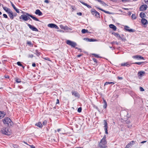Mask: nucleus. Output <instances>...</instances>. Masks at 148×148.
<instances>
[{"label":"nucleus","instance_id":"79ce46f5","mask_svg":"<svg viewBox=\"0 0 148 148\" xmlns=\"http://www.w3.org/2000/svg\"><path fill=\"white\" fill-rule=\"evenodd\" d=\"M17 64L19 66H22L23 65L21 64V62H17Z\"/></svg>","mask_w":148,"mask_h":148},{"label":"nucleus","instance_id":"bf43d9fd","mask_svg":"<svg viewBox=\"0 0 148 148\" xmlns=\"http://www.w3.org/2000/svg\"><path fill=\"white\" fill-rule=\"evenodd\" d=\"M130 145H129V144L128 143L127 145L126 146V148H129Z\"/></svg>","mask_w":148,"mask_h":148},{"label":"nucleus","instance_id":"864d4df0","mask_svg":"<svg viewBox=\"0 0 148 148\" xmlns=\"http://www.w3.org/2000/svg\"><path fill=\"white\" fill-rule=\"evenodd\" d=\"M141 59L144 60V57L139 55V60H141Z\"/></svg>","mask_w":148,"mask_h":148},{"label":"nucleus","instance_id":"a18cd8bd","mask_svg":"<svg viewBox=\"0 0 148 148\" xmlns=\"http://www.w3.org/2000/svg\"><path fill=\"white\" fill-rule=\"evenodd\" d=\"M82 108L81 107L79 108L78 109V110H77L78 112H81V111H82Z\"/></svg>","mask_w":148,"mask_h":148},{"label":"nucleus","instance_id":"58836bf2","mask_svg":"<svg viewBox=\"0 0 148 148\" xmlns=\"http://www.w3.org/2000/svg\"><path fill=\"white\" fill-rule=\"evenodd\" d=\"M135 143V142L134 141H132L130 142L128 144L129 145L131 146L132 145H134Z\"/></svg>","mask_w":148,"mask_h":148},{"label":"nucleus","instance_id":"393cba45","mask_svg":"<svg viewBox=\"0 0 148 148\" xmlns=\"http://www.w3.org/2000/svg\"><path fill=\"white\" fill-rule=\"evenodd\" d=\"M3 8L4 10L7 12L8 13V12H10L11 10L10 9L6 7H4Z\"/></svg>","mask_w":148,"mask_h":148},{"label":"nucleus","instance_id":"6e6552de","mask_svg":"<svg viewBox=\"0 0 148 148\" xmlns=\"http://www.w3.org/2000/svg\"><path fill=\"white\" fill-rule=\"evenodd\" d=\"M103 122L104 125V127L105 133L106 134H108V124L107 123L106 120H104Z\"/></svg>","mask_w":148,"mask_h":148},{"label":"nucleus","instance_id":"9b49d317","mask_svg":"<svg viewBox=\"0 0 148 148\" xmlns=\"http://www.w3.org/2000/svg\"><path fill=\"white\" fill-rule=\"evenodd\" d=\"M147 7V6L146 5H143L140 6V11H143L146 10Z\"/></svg>","mask_w":148,"mask_h":148},{"label":"nucleus","instance_id":"ddd939ff","mask_svg":"<svg viewBox=\"0 0 148 148\" xmlns=\"http://www.w3.org/2000/svg\"><path fill=\"white\" fill-rule=\"evenodd\" d=\"M84 40H86L87 41L90 42H94L97 41L96 39L93 38H84Z\"/></svg>","mask_w":148,"mask_h":148},{"label":"nucleus","instance_id":"69168bd1","mask_svg":"<svg viewBox=\"0 0 148 148\" xmlns=\"http://www.w3.org/2000/svg\"><path fill=\"white\" fill-rule=\"evenodd\" d=\"M144 1L146 4H148V0H144Z\"/></svg>","mask_w":148,"mask_h":148},{"label":"nucleus","instance_id":"2eb2a0df","mask_svg":"<svg viewBox=\"0 0 148 148\" xmlns=\"http://www.w3.org/2000/svg\"><path fill=\"white\" fill-rule=\"evenodd\" d=\"M147 63V62H136L134 63H133V64H137L138 65H145Z\"/></svg>","mask_w":148,"mask_h":148},{"label":"nucleus","instance_id":"aec40b11","mask_svg":"<svg viewBox=\"0 0 148 148\" xmlns=\"http://www.w3.org/2000/svg\"><path fill=\"white\" fill-rule=\"evenodd\" d=\"M35 125L40 128H42V125L41 122L40 121L38 122V123H36L35 124Z\"/></svg>","mask_w":148,"mask_h":148},{"label":"nucleus","instance_id":"e2e57ef3","mask_svg":"<svg viewBox=\"0 0 148 148\" xmlns=\"http://www.w3.org/2000/svg\"><path fill=\"white\" fill-rule=\"evenodd\" d=\"M77 14L81 16L82 14V13L81 12H79L77 13Z\"/></svg>","mask_w":148,"mask_h":148},{"label":"nucleus","instance_id":"4be33fe9","mask_svg":"<svg viewBox=\"0 0 148 148\" xmlns=\"http://www.w3.org/2000/svg\"><path fill=\"white\" fill-rule=\"evenodd\" d=\"M80 2L81 3H82L83 5L86 6L88 8H91V7L89 5H88L87 3L84 2H83L82 1H80Z\"/></svg>","mask_w":148,"mask_h":148},{"label":"nucleus","instance_id":"39448f33","mask_svg":"<svg viewBox=\"0 0 148 148\" xmlns=\"http://www.w3.org/2000/svg\"><path fill=\"white\" fill-rule=\"evenodd\" d=\"M91 13L93 15H94L97 18H98L100 16L99 13L94 9H92L91 10Z\"/></svg>","mask_w":148,"mask_h":148},{"label":"nucleus","instance_id":"6ab92c4d","mask_svg":"<svg viewBox=\"0 0 148 148\" xmlns=\"http://www.w3.org/2000/svg\"><path fill=\"white\" fill-rule=\"evenodd\" d=\"M109 26V27L110 28H112V29H113L114 31H116V26H115V25H113L112 24H111Z\"/></svg>","mask_w":148,"mask_h":148},{"label":"nucleus","instance_id":"c03bdc74","mask_svg":"<svg viewBox=\"0 0 148 148\" xmlns=\"http://www.w3.org/2000/svg\"><path fill=\"white\" fill-rule=\"evenodd\" d=\"M65 26H63L62 25H60V28L61 29H64V30L65 29Z\"/></svg>","mask_w":148,"mask_h":148},{"label":"nucleus","instance_id":"c9c22d12","mask_svg":"<svg viewBox=\"0 0 148 148\" xmlns=\"http://www.w3.org/2000/svg\"><path fill=\"white\" fill-rule=\"evenodd\" d=\"M132 58L134 59L139 60V55H137L135 56H132Z\"/></svg>","mask_w":148,"mask_h":148},{"label":"nucleus","instance_id":"3c124183","mask_svg":"<svg viewBox=\"0 0 148 148\" xmlns=\"http://www.w3.org/2000/svg\"><path fill=\"white\" fill-rule=\"evenodd\" d=\"M125 123L127 124H129L130 123V121L129 120H127L125 121Z\"/></svg>","mask_w":148,"mask_h":148},{"label":"nucleus","instance_id":"c756f323","mask_svg":"<svg viewBox=\"0 0 148 148\" xmlns=\"http://www.w3.org/2000/svg\"><path fill=\"white\" fill-rule=\"evenodd\" d=\"M109 84H112V85H114V83L112 82H106L104 84V86Z\"/></svg>","mask_w":148,"mask_h":148},{"label":"nucleus","instance_id":"f704fd0d","mask_svg":"<svg viewBox=\"0 0 148 148\" xmlns=\"http://www.w3.org/2000/svg\"><path fill=\"white\" fill-rule=\"evenodd\" d=\"M64 30L69 31V30H71L72 29L68 26H65Z\"/></svg>","mask_w":148,"mask_h":148},{"label":"nucleus","instance_id":"473e14b6","mask_svg":"<svg viewBox=\"0 0 148 148\" xmlns=\"http://www.w3.org/2000/svg\"><path fill=\"white\" fill-rule=\"evenodd\" d=\"M88 30L85 29H83L82 30V32L83 34H85L86 33L88 32Z\"/></svg>","mask_w":148,"mask_h":148},{"label":"nucleus","instance_id":"1a4fd4ad","mask_svg":"<svg viewBox=\"0 0 148 148\" xmlns=\"http://www.w3.org/2000/svg\"><path fill=\"white\" fill-rule=\"evenodd\" d=\"M48 26L51 28H53L56 29L59 28L58 27L56 24L53 23H50L48 25Z\"/></svg>","mask_w":148,"mask_h":148},{"label":"nucleus","instance_id":"7ed1b4c3","mask_svg":"<svg viewBox=\"0 0 148 148\" xmlns=\"http://www.w3.org/2000/svg\"><path fill=\"white\" fill-rule=\"evenodd\" d=\"M3 122L5 124H7L8 126H10L13 125L11 119L8 117L5 118L3 120Z\"/></svg>","mask_w":148,"mask_h":148},{"label":"nucleus","instance_id":"37998d69","mask_svg":"<svg viewBox=\"0 0 148 148\" xmlns=\"http://www.w3.org/2000/svg\"><path fill=\"white\" fill-rule=\"evenodd\" d=\"M47 123V121L46 120H45L42 123V125H46Z\"/></svg>","mask_w":148,"mask_h":148},{"label":"nucleus","instance_id":"f3484780","mask_svg":"<svg viewBox=\"0 0 148 148\" xmlns=\"http://www.w3.org/2000/svg\"><path fill=\"white\" fill-rule=\"evenodd\" d=\"M35 14L40 16H41L42 14V13L39 9H37L36 10L35 12Z\"/></svg>","mask_w":148,"mask_h":148},{"label":"nucleus","instance_id":"13d9d810","mask_svg":"<svg viewBox=\"0 0 148 148\" xmlns=\"http://www.w3.org/2000/svg\"><path fill=\"white\" fill-rule=\"evenodd\" d=\"M117 78L118 79H123L122 77H120L119 76Z\"/></svg>","mask_w":148,"mask_h":148},{"label":"nucleus","instance_id":"5701e85b","mask_svg":"<svg viewBox=\"0 0 148 148\" xmlns=\"http://www.w3.org/2000/svg\"><path fill=\"white\" fill-rule=\"evenodd\" d=\"M121 65L122 66H126L128 67L130 66V65L128 62L122 63L121 64Z\"/></svg>","mask_w":148,"mask_h":148},{"label":"nucleus","instance_id":"e433bc0d","mask_svg":"<svg viewBox=\"0 0 148 148\" xmlns=\"http://www.w3.org/2000/svg\"><path fill=\"white\" fill-rule=\"evenodd\" d=\"M132 18L133 19H135L136 18V17L135 14H133L132 15Z\"/></svg>","mask_w":148,"mask_h":148},{"label":"nucleus","instance_id":"de8ad7c7","mask_svg":"<svg viewBox=\"0 0 148 148\" xmlns=\"http://www.w3.org/2000/svg\"><path fill=\"white\" fill-rule=\"evenodd\" d=\"M27 45H29V46H31V45H32V43L30 41H27Z\"/></svg>","mask_w":148,"mask_h":148},{"label":"nucleus","instance_id":"a211bd4d","mask_svg":"<svg viewBox=\"0 0 148 148\" xmlns=\"http://www.w3.org/2000/svg\"><path fill=\"white\" fill-rule=\"evenodd\" d=\"M141 21L142 23L144 25H145L147 24V21L145 19L142 18L141 20Z\"/></svg>","mask_w":148,"mask_h":148},{"label":"nucleus","instance_id":"7c9ffc66","mask_svg":"<svg viewBox=\"0 0 148 148\" xmlns=\"http://www.w3.org/2000/svg\"><path fill=\"white\" fill-rule=\"evenodd\" d=\"M121 40L123 41L124 42H125L126 41V39L125 37L123 35H122V37L121 39Z\"/></svg>","mask_w":148,"mask_h":148},{"label":"nucleus","instance_id":"09e8293b","mask_svg":"<svg viewBox=\"0 0 148 148\" xmlns=\"http://www.w3.org/2000/svg\"><path fill=\"white\" fill-rule=\"evenodd\" d=\"M34 56L32 54H29L28 55V57L29 58H32Z\"/></svg>","mask_w":148,"mask_h":148},{"label":"nucleus","instance_id":"f257e3e1","mask_svg":"<svg viewBox=\"0 0 148 148\" xmlns=\"http://www.w3.org/2000/svg\"><path fill=\"white\" fill-rule=\"evenodd\" d=\"M98 147L99 148H105L107 147V142L106 139V136L105 135L100 142H98Z\"/></svg>","mask_w":148,"mask_h":148},{"label":"nucleus","instance_id":"cd10ccee","mask_svg":"<svg viewBox=\"0 0 148 148\" xmlns=\"http://www.w3.org/2000/svg\"><path fill=\"white\" fill-rule=\"evenodd\" d=\"M145 16V14L143 12H141L140 14V16L141 18H143Z\"/></svg>","mask_w":148,"mask_h":148},{"label":"nucleus","instance_id":"6e6d98bb","mask_svg":"<svg viewBox=\"0 0 148 148\" xmlns=\"http://www.w3.org/2000/svg\"><path fill=\"white\" fill-rule=\"evenodd\" d=\"M29 16H27V21L28 20H30V21H32V19L30 18L29 17Z\"/></svg>","mask_w":148,"mask_h":148},{"label":"nucleus","instance_id":"b1692460","mask_svg":"<svg viewBox=\"0 0 148 148\" xmlns=\"http://www.w3.org/2000/svg\"><path fill=\"white\" fill-rule=\"evenodd\" d=\"M97 8L98 9H99V10H101L102 11H103L104 12H105L107 14H111V13L110 12H109L106 11L104 10H103L101 8H100L97 7Z\"/></svg>","mask_w":148,"mask_h":148},{"label":"nucleus","instance_id":"338daca9","mask_svg":"<svg viewBox=\"0 0 148 148\" xmlns=\"http://www.w3.org/2000/svg\"><path fill=\"white\" fill-rule=\"evenodd\" d=\"M147 142L146 141H143L140 142L141 143H144Z\"/></svg>","mask_w":148,"mask_h":148},{"label":"nucleus","instance_id":"a878e982","mask_svg":"<svg viewBox=\"0 0 148 148\" xmlns=\"http://www.w3.org/2000/svg\"><path fill=\"white\" fill-rule=\"evenodd\" d=\"M5 114V113L0 111V119H2L4 117Z\"/></svg>","mask_w":148,"mask_h":148},{"label":"nucleus","instance_id":"423d86ee","mask_svg":"<svg viewBox=\"0 0 148 148\" xmlns=\"http://www.w3.org/2000/svg\"><path fill=\"white\" fill-rule=\"evenodd\" d=\"M1 133L5 135H8L10 134V132L8 131L7 128H3L1 129Z\"/></svg>","mask_w":148,"mask_h":148},{"label":"nucleus","instance_id":"603ef678","mask_svg":"<svg viewBox=\"0 0 148 148\" xmlns=\"http://www.w3.org/2000/svg\"><path fill=\"white\" fill-rule=\"evenodd\" d=\"M94 56L97 58H99L100 57L97 54H92Z\"/></svg>","mask_w":148,"mask_h":148},{"label":"nucleus","instance_id":"4468645a","mask_svg":"<svg viewBox=\"0 0 148 148\" xmlns=\"http://www.w3.org/2000/svg\"><path fill=\"white\" fill-rule=\"evenodd\" d=\"M12 6L14 8V9L18 13H19V11L18 9L16 8L15 6V5L12 2H10Z\"/></svg>","mask_w":148,"mask_h":148},{"label":"nucleus","instance_id":"5fc2aeb1","mask_svg":"<svg viewBox=\"0 0 148 148\" xmlns=\"http://www.w3.org/2000/svg\"><path fill=\"white\" fill-rule=\"evenodd\" d=\"M3 17L5 18H8V17L7 15L5 14H3Z\"/></svg>","mask_w":148,"mask_h":148},{"label":"nucleus","instance_id":"a19ab883","mask_svg":"<svg viewBox=\"0 0 148 148\" xmlns=\"http://www.w3.org/2000/svg\"><path fill=\"white\" fill-rule=\"evenodd\" d=\"M113 34H114V35L116 37H117L118 36H119V34L117 33H113Z\"/></svg>","mask_w":148,"mask_h":148},{"label":"nucleus","instance_id":"ea45409f","mask_svg":"<svg viewBox=\"0 0 148 148\" xmlns=\"http://www.w3.org/2000/svg\"><path fill=\"white\" fill-rule=\"evenodd\" d=\"M110 43L112 45H113L114 44H116V45H118V42H116V41H115V42H114V41H113L112 42Z\"/></svg>","mask_w":148,"mask_h":148},{"label":"nucleus","instance_id":"bb28decb","mask_svg":"<svg viewBox=\"0 0 148 148\" xmlns=\"http://www.w3.org/2000/svg\"><path fill=\"white\" fill-rule=\"evenodd\" d=\"M103 102L104 103V105L103 106V108H106L107 107V102L106 100L104 99H103Z\"/></svg>","mask_w":148,"mask_h":148},{"label":"nucleus","instance_id":"0eeeda50","mask_svg":"<svg viewBox=\"0 0 148 148\" xmlns=\"http://www.w3.org/2000/svg\"><path fill=\"white\" fill-rule=\"evenodd\" d=\"M27 24L29 28L30 29L33 31L38 32V29L34 27V26L27 23Z\"/></svg>","mask_w":148,"mask_h":148},{"label":"nucleus","instance_id":"0e129e2a","mask_svg":"<svg viewBox=\"0 0 148 148\" xmlns=\"http://www.w3.org/2000/svg\"><path fill=\"white\" fill-rule=\"evenodd\" d=\"M32 65L33 67H35L36 66V64L34 63H33Z\"/></svg>","mask_w":148,"mask_h":148},{"label":"nucleus","instance_id":"052dcab7","mask_svg":"<svg viewBox=\"0 0 148 148\" xmlns=\"http://www.w3.org/2000/svg\"><path fill=\"white\" fill-rule=\"evenodd\" d=\"M59 100L58 99H57L56 100V104L59 103Z\"/></svg>","mask_w":148,"mask_h":148},{"label":"nucleus","instance_id":"2f4dec72","mask_svg":"<svg viewBox=\"0 0 148 148\" xmlns=\"http://www.w3.org/2000/svg\"><path fill=\"white\" fill-rule=\"evenodd\" d=\"M35 53L37 55V56H39L40 54V52L38 50H36L35 51Z\"/></svg>","mask_w":148,"mask_h":148},{"label":"nucleus","instance_id":"412c9836","mask_svg":"<svg viewBox=\"0 0 148 148\" xmlns=\"http://www.w3.org/2000/svg\"><path fill=\"white\" fill-rule=\"evenodd\" d=\"M8 14L10 17V18L11 19H13V12H12V11L11 10L10 12H8Z\"/></svg>","mask_w":148,"mask_h":148},{"label":"nucleus","instance_id":"20e7f679","mask_svg":"<svg viewBox=\"0 0 148 148\" xmlns=\"http://www.w3.org/2000/svg\"><path fill=\"white\" fill-rule=\"evenodd\" d=\"M66 43L73 48L75 47L77 45V44L75 42L69 40H67L66 41Z\"/></svg>","mask_w":148,"mask_h":148},{"label":"nucleus","instance_id":"f03ea898","mask_svg":"<svg viewBox=\"0 0 148 148\" xmlns=\"http://www.w3.org/2000/svg\"><path fill=\"white\" fill-rule=\"evenodd\" d=\"M25 14H22L20 17L19 18L20 20H22L25 21H27V16H30L33 20L36 21H39V19L37 18L34 16L32 15L26 13Z\"/></svg>","mask_w":148,"mask_h":148},{"label":"nucleus","instance_id":"4d7b16f0","mask_svg":"<svg viewBox=\"0 0 148 148\" xmlns=\"http://www.w3.org/2000/svg\"><path fill=\"white\" fill-rule=\"evenodd\" d=\"M44 58L45 60H48V61H49L50 60L49 58H48V57H46V58Z\"/></svg>","mask_w":148,"mask_h":148},{"label":"nucleus","instance_id":"c85d7f7f","mask_svg":"<svg viewBox=\"0 0 148 148\" xmlns=\"http://www.w3.org/2000/svg\"><path fill=\"white\" fill-rule=\"evenodd\" d=\"M98 1L100 3L103 5L106 6V4L104 2L101 0H99Z\"/></svg>","mask_w":148,"mask_h":148},{"label":"nucleus","instance_id":"680f3d73","mask_svg":"<svg viewBox=\"0 0 148 148\" xmlns=\"http://www.w3.org/2000/svg\"><path fill=\"white\" fill-rule=\"evenodd\" d=\"M44 2L47 3H49V1L48 0H45L44 1Z\"/></svg>","mask_w":148,"mask_h":148},{"label":"nucleus","instance_id":"9d476101","mask_svg":"<svg viewBox=\"0 0 148 148\" xmlns=\"http://www.w3.org/2000/svg\"><path fill=\"white\" fill-rule=\"evenodd\" d=\"M72 95L74 96L75 97L79 98L80 95L77 92L75 91H72L71 92Z\"/></svg>","mask_w":148,"mask_h":148},{"label":"nucleus","instance_id":"72a5a7b5","mask_svg":"<svg viewBox=\"0 0 148 148\" xmlns=\"http://www.w3.org/2000/svg\"><path fill=\"white\" fill-rule=\"evenodd\" d=\"M15 80L17 83H20L21 82V79L19 78H15Z\"/></svg>","mask_w":148,"mask_h":148},{"label":"nucleus","instance_id":"49530a36","mask_svg":"<svg viewBox=\"0 0 148 148\" xmlns=\"http://www.w3.org/2000/svg\"><path fill=\"white\" fill-rule=\"evenodd\" d=\"M139 88L140 90L141 91H144V89L141 87H140Z\"/></svg>","mask_w":148,"mask_h":148},{"label":"nucleus","instance_id":"8fccbe9b","mask_svg":"<svg viewBox=\"0 0 148 148\" xmlns=\"http://www.w3.org/2000/svg\"><path fill=\"white\" fill-rule=\"evenodd\" d=\"M92 60L95 63H97V60L95 58H92Z\"/></svg>","mask_w":148,"mask_h":148},{"label":"nucleus","instance_id":"774afa93","mask_svg":"<svg viewBox=\"0 0 148 148\" xmlns=\"http://www.w3.org/2000/svg\"><path fill=\"white\" fill-rule=\"evenodd\" d=\"M30 147L31 148H36L33 145H30Z\"/></svg>","mask_w":148,"mask_h":148},{"label":"nucleus","instance_id":"4c0bfd02","mask_svg":"<svg viewBox=\"0 0 148 148\" xmlns=\"http://www.w3.org/2000/svg\"><path fill=\"white\" fill-rule=\"evenodd\" d=\"M12 147L14 148H18L19 147V146L16 144H13L12 145Z\"/></svg>","mask_w":148,"mask_h":148},{"label":"nucleus","instance_id":"f8f14e48","mask_svg":"<svg viewBox=\"0 0 148 148\" xmlns=\"http://www.w3.org/2000/svg\"><path fill=\"white\" fill-rule=\"evenodd\" d=\"M124 29L129 32H134L135 31L134 29H130V27L127 26H125Z\"/></svg>","mask_w":148,"mask_h":148},{"label":"nucleus","instance_id":"dca6fc26","mask_svg":"<svg viewBox=\"0 0 148 148\" xmlns=\"http://www.w3.org/2000/svg\"><path fill=\"white\" fill-rule=\"evenodd\" d=\"M145 74V72L143 71H140L138 72V76L142 77L143 76L144 74Z\"/></svg>","mask_w":148,"mask_h":148}]
</instances>
